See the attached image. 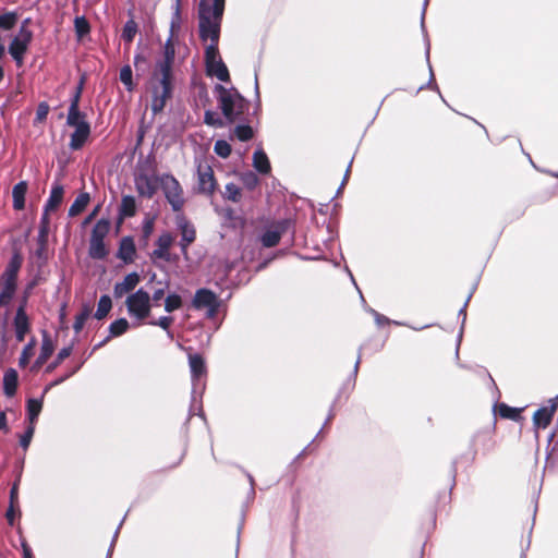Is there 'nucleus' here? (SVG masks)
Here are the masks:
<instances>
[{"instance_id":"31","label":"nucleus","mask_w":558,"mask_h":558,"mask_svg":"<svg viewBox=\"0 0 558 558\" xmlns=\"http://www.w3.org/2000/svg\"><path fill=\"white\" fill-rule=\"evenodd\" d=\"M90 202V196L87 192H82L74 199L73 204L69 208V216L76 217L85 210Z\"/></svg>"},{"instance_id":"58","label":"nucleus","mask_w":558,"mask_h":558,"mask_svg":"<svg viewBox=\"0 0 558 558\" xmlns=\"http://www.w3.org/2000/svg\"><path fill=\"white\" fill-rule=\"evenodd\" d=\"M10 504H12V506H19V481L14 482L10 490Z\"/></svg>"},{"instance_id":"13","label":"nucleus","mask_w":558,"mask_h":558,"mask_svg":"<svg viewBox=\"0 0 558 558\" xmlns=\"http://www.w3.org/2000/svg\"><path fill=\"white\" fill-rule=\"evenodd\" d=\"M160 186V177L138 173L135 177V187L140 196L153 198Z\"/></svg>"},{"instance_id":"53","label":"nucleus","mask_w":558,"mask_h":558,"mask_svg":"<svg viewBox=\"0 0 558 558\" xmlns=\"http://www.w3.org/2000/svg\"><path fill=\"white\" fill-rule=\"evenodd\" d=\"M173 320L172 316H161L157 320L149 322V325L159 326L163 330L169 331Z\"/></svg>"},{"instance_id":"52","label":"nucleus","mask_w":558,"mask_h":558,"mask_svg":"<svg viewBox=\"0 0 558 558\" xmlns=\"http://www.w3.org/2000/svg\"><path fill=\"white\" fill-rule=\"evenodd\" d=\"M15 291L16 290L12 289V288L1 287V291H0V306L8 305L11 302Z\"/></svg>"},{"instance_id":"21","label":"nucleus","mask_w":558,"mask_h":558,"mask_svg":"<svg viewBox=\"0 0 558 558\" xmlns=\"http://www.w3.org/2000/svg\"><path fill=\"white\" fill-rule=\"evenodd\" d=\"M189 364L191 368V376L193 380H198L201 377L206 375L207 368L204 357L196 353L189 355Z\"/></svg>"},{"instance_id":"38","label":"nucleus","mask_w":558,"mask_h":558,"mask_svg":"<svg viewBox=\"0 0 558 558\" xmlns=\"http://www.w3.org/2000/svg\"><path fill=\"white\" fill-rule=\"evenodd\" d=\"M222 197L225 199L231 201L233 203H239L242 198V190L234 183H228L225 186V192L222 193Z\"/></svg>"},{"instance_id":"48","label":"nucleus","mask_w":558,"mask_h":558,"mask_svg":"<svg viewBox=\"0 0 558 558\" xmlns=\"http://www.w3.org/2000/svg\"><path fill=\"white\" fill-rule=\"evenodd\" d=\"M223 217L226 220L232 222L233 227L244 226V219L241 216L236 215L235 210L232 208H226L223 211Z\"/></svg>"},{"instance_id":"42","label":"nucleus","mask_w":558,"mask_h":558,"mask_svg":"<svg viewBox=\"0 0 558 558\" xmlns=\"http://www.w3.org/2000/svg\"><path fill=\"white\" fill-rule=\"evenodd\" d=\"M240 180L243 185L252 191L259 184L258 177L253 171H246L240 174Z\"/></svg>"},{"instance_id":"25","label":"nucleus","mask_w":558,"mask_h":558,"mask_svg":"<svg viewBox=\"0 0 558 558\" xmlns=\"http://www.w3.org/2000/svg\"><path fill=\"white\" fill-rule=\"evenodd\" d=\"M81 123H88L86 121V113L80 110V104L75 100H71L68 110L66 124L69 126L77 128Z\"/></svg>"},{"instance_id":"40","label":"nucleus","mask_w":558,"mask_h":558,"mask_svg":"<svg viewBox=\"0 0 558 558\" xmlns=\"http://www.w3.org/2000/svg\"><path fill=\"white\" fill-rule=\"evenodd\" d=\"M233 134L241 142H247L254 137L253 128L248 124L236 125L233 130Z\"/></svg>"},{"instance_id":"46","label":"nucleus","mask_w":558,"mask_h":558,"mask_svg":"<svg viewBox=\"0 0 558 558\" xmlns=\"http://www.w3.org/2000/svg\"><path fill=\"white\" fill-rule=\"evenodd\" d=\"M74 27L77 36L83 37L89 33L90 26L84 16H77L74 20Z\"/></svg>"},{"instance_id":"36","label":"nucleus","mask_w":558,"mask_h":558,"mask_svg":"<svg viewBox=\"0 0 558 558\" xmlns=\"http://www.w3.org/2000/svg\"><path fill=\"white\" fill-rule=\"evenodd\" d=\"M19 21V14L16 12H5L0 14V29L1 31H11L15 27Z\"/></svg>"},{"instance_id":"19","label":"nucleus","mask_w":558,"mask_h":558,"mask_svg":"<svg viewBox=\"0 0 558 558\" xmlns=\"http://www.w3.org/2000/svg\"><path fill=\"white\" fill-rule=\"evenodd\" d=\"M90 135V125L89 123H81L75 128V131L71 134L70 140V148L72 150H78L81 149L85 143L87 142L88 137Z\"/></svg>"},{"instance_id":"20","label":"nucleus","mask_w":558,"mask_h":558,"mask_svg":"<svg viewBox=\"0 0 558 558\" xmlns=\"http://www.w3.org/2000/svg\"><path fill=\"white\" fill-rule=\"evenodd\" d=\"M495 414L505 420H511L514 422H519L522 420V411L523 408H512L507 403H497L494 407Z\"/></svg>"},{"instance_id":"28","label":"nucleus","mask_w":558,"mask_h":558,"mask_svg":"<svg viewBox=\"0 0 558 558\" xmlns=\"http://www.w3.org/2000/svg\"><path fill=\"white\" fill-rule=\"evenodd\" d=\"M54 351V344L47 331L43 332V341H41V348L40 353L36 360V365L41 366L47 362V360L51 356V354Z\"/></svg>"},{"instance_id":"54","label":"nucleus","mask_w":558,"mask_h":558,"mask_svg":"<svg viewBox=\"0 0 558 558\" xmlns=\"http://www.w3.org/2000/svg\"><path fill=\"white\" fill-rule=\"evenodd\" d=\"M35 341L32 340L27 345L24 347L20 356V365L25 366L28 364L31 356L33 355V347Z\"/></svg>"},{"instance_id":"23","label":"nucleus","mask_w":558,"mask_h":558,"mask_svg":"<svg viewBox=\"0 0 558 558\" xmlns=\"http://www.w3.org/2000/svg\"><path fill=\"white\" fill-rule=\"evenodd\" d=\"M175 59V47L172 40V36L167 39L163 45L162 59L156 62V66L173 69Z\"/></svg>"},{"instance_id":"4","label":"nucleus","mask_w":558,"mask_h":558,"mask_svg":"<svg viewBox=\"0 0 558 558\" xmlns=\"http://www.w3.org/2000/svg\"><path fill=\"white\" fill-rule=\"evenodd\" d=\"M110 228L111 222L108 218H101L95 223L88 247V255L93 259L101 260L108 256L109 250L105 244V238L108 235Z\"/></svg>"},{"instance_id":"24","label":"nucleus","mask_w":558,"mask_h":558,"mask_svg":"<svg viewBox=\"0 0 558 558\" xmlns=\"http://www.w3.org/2000/svg\"><path fill=\"white\" fill-rule=\"evenodd\" d=\"M130 328V324L126 318H119L112 322L109 326V336L99 344L95 347V349H98L102 347L106 342H108L111 338L122 336Z\"/></svg>"},{"instance_id":"41","label":"nucleus","mask_w":558,"mask_h":558,"mask_svg":"<svg viewBox=\"0 0 558 558\" xmlns=\"http://www.w3.org/2000/svg\"><path fill=\"white\" fill-rule=\"evenodd\" d=\"M89 315H90V308L88 306H84L82 308V311L75 316L73 329L76 333L82 331Z\"/></svg>"},{"instance_id":"55","label":"nucleus","mask_w":558,"mask_h":558,"mask_svg":"<svg viewBox=\"0 0 558 558\" xmlns=\"http://www.w3.org/2000/svg\"><path fill=\"white\" fill-rule=\"evenodd\" d=\"M49 113V106L47 102H40L36 110V121L43 122Z\"/></svg>"},{"instance_id":"57","label":"nucleus","mask_w":558,"mask_h":558,"mask_svg":"<svg viewBox=\"0 0 558 558\" xmlns=\"http://www.w3.org/2000/svg\"><path fill=\"white\" fill-rule=\"evenodd\" d=\"M85 81H86V76L82 75L77 86L75 87L74 94H73V96L71 98V100H75L76 104H80V100H81V97H82V93H83V89H84V85H85Z\"/></svg>"},{"instance_id":"17","label":"nucleus","mask_w":558,"mask_h":558,"mask_svg":"<svg viewBox=\"0 0 558 558\" xmlns=\"http://www.w3.org/2000/svg\"><path fill=\"white\" fill-rule=\"evenodd\" d=\"M141 277L136 271H133L131 274H128L123 281L117 282L113 287V294L114 298L120 299L124 294L133 291L136 286L140 283Z\"/></svg>"},{"instance_id":"61","label":"nucleus","mask_w":558,"mask_h":558,"mask_svg":"<svg viewBox=\"0 0 558 558\" xmlns=\"http://www.w3.org/2000/svg\"><path fill=\"white\" fill-rule=\"evenodd\" d=\"M166 294L165 288H158L153 292L150 300L157 304Z\"/></svg>"},{"instance_id":"6","label":"nucleus","mask_w":558,"mask_h":558,"mask_svg":"<svg viewBox=\"0 0 558 558\" xmlns=\"http://www.w3.org/2000/svg\"><path fill=\"white\" fill-rule=\"evenodd\" d=\"M160 187L173 211H182L185 205L183 189L180 182L170 173L160 175Z\"/></svg>"},{"instance_id":"51","label":"nucleus","mask_w":558,"mask_h":558,"mask_svg":"<svg viewBox=\"0 0 558 558\" xmlns=\"http://www.w3.org/2000/svg\"><path fill=\"white\" fill-rule=\"evenodd\" d=\"M34 433H35V426L28 424L26 430L24 432V434L20 438V446L24 450H27V448L29 447V444L32 441Z\"/></svg>"},{"instance_id":"63","label":"nucleus","mask_w":558,"mask_h":558,"mask_svg":"<svg viewBox=\"0 0 558 558\" xmlns=\"http://www.w3.org/2000/svg\"><path fill=\"white\" fill-rule=\"evenodd\" d=\"M179 20H180V0H177L174 20L171 23V29L172 31L175 27V25L178 24Z\"/></svg>"},{"instance_id":"11","label":"nucleus","mask_w":558,"mask_h":558,"mask_svg":"<svg viewBox=\"0 0 558 558\" xmlns=\"http://www.w3.org/2000/svg\"><path fill=\"white\" fill-rule=\"evenodd\" d=\"M23 264V256L15 251L9 260L0 278V287H8L16 290L17 276Z\"/></svg>"},{"instance_id":"2","label":"nucleus","mask_w":558,"mask_h":558,"mask_svg":"<svg viewBox=\"0 0 558 558\" xmlns=\"http://www.w3.org/2000/svg\"><path fill=\"white\" fill-rule=\"evenodd\" d=\"M173 82V69L155 65L150 78V108L154 114L162 112L167 101L172 98L174 88Z\"/></svg>"},{"instance_id":"22","label":"nucleus","mask_w":558,"mask_h":558,"mask_svg":"<svg viewBox=\"0 0 558 558\" xmlns=\"http://www.w3.org/2000/svg\"><path fill=\"white\" fill-rule=\"evenodd\" d=\"M64 196V189L60 183H53L50 196L45 204L46 211H56L61 205Z\"/></svg>"},{"instance_id":"35","label":"nucleus","mask_w":558,"mask_h":558,"mask_svg":"<svg viewBox=\"0 0 558 558\" xmlns=\"http://www.w3.org/2000/svg\"><path fill=\"white\" fill-rule=\"evenodd\" d=\"M111 308H112V301H111L110 296L107 294L101 295L98 301L97 311L95 313V318H97L98 320L104 319L105 317H107V315L109 314Z\"/></svg>"},{"instance_id":"50","label":"nucleus","mask_w":558,"mask_h":558,"mask_svg":"<svg viewBox=\"0 0 558 558\" xmlns=\"http://www.w3.org/2000/svg\"><path fill=\"white\" fill-rule=\"evenodd\" d=\"M204 122L209 126L222 128L223 121L216 116L211 110H206L204 114Z\"/></svg>"},{"instance_id":"37","label":"nucleus","mask_w":558,"mask_h":558,"mask_svg":"<svg viewBox=\"0 0 558 558\" xmlns=\"http://www.w3.org/2000/svg\"><path fill=\"white\" fill-rule=\"evenodd\" d=\"M48 233L44 230L43 232H38L37 236V248L36 256L40 259H47L48 255Z\"/></svg>"},{"instance_id":"49","label":"nucleus","mask_w":558,"mask_h":558,"mask_svg":"<svg viewBox=\"0 0 558 558\" xmlns=\"http://www.w3.org/2000/svg\"><path fill=\"white\" fill-rule=\"evenodd\" d=\"M154 228H155V218L154 217L146 218L143 222V228H142V240L144 242H147L149 240L150 235L154 232Z\"/></svg>"},{"instance_id":"8","label":"nucleus","mask_w":558,"mask_h":558,"mask_svg":"<svg viewBox=\"0 0 558 558\" xmlns=\"http://www.w3.org/2000/svg\"><path fill=\"white\" fill-rule=\"evenodd\" d=\"M218 187L214 169L207 162H199L197 166V193L205 196H213Z\"/></svg>"},{"instance_id":"9","label":"nucleus","mask_w":558,"mask_h":558,"mask_svg":"<svg viewBox=\"0 0 558 558\" xmlns=\"http://www.w3.org/2000/svg\"><path fill=\"white\" fill-rule=\"evenodd\" d=\"M558 410V396L547 400L546 404L537 409L532 417L535 430L547 428Z\"/></svg>"},{"instance_id":"16","label":"nucleus","mask_w":558,"mask_h":558,"mask_svg":"<svg viewBox=\"0 0 558 558\" xmlns=\"http://www.w3.org/2000/svg\"><path fill=\"white\" fill-rule=\"evenodd\" d=\"M173 241L174 238L170 232L166 231L160 234L156 242L157 247L154 250L151 256L168 262L170 259L169 250L172 246Z\"/></svg>"},{"instance_id":"43","label":"nucleus","mask_w":558,"mask_h":558,"mask_svg":"<svg viewBox=\"0 0 558 558\" xmlns=\"http://www.w3.org/2000/svg\"><path fill=\"white\" fill-rule=\"evenodd\" d=\"M182 306V298L179 294H169L165 300V310L168 313H172Z\"/></svg>"},{"instance_id":"34","label":"nucleus","mask_w":558,"mask_h":558,"mask_svg":"<svg viewBox=\"0 0 558 558\" xmlns=\"http://www.w3.org/2000/svg\"><path fill=\"white\" fill-rule=\"evenodd\" d=\"M218 44L219 41H210V44L205 48L204 60L206 69H210L213 62L221 59L219 54Z\"/></svg>"},{"instance_id":"29","label":"nucleus","mask_w":558,"mask_h":558,"mask_svg":"<svg viewBox=\"0 0 558 558\" xmlns=\"http://www.w3.org/2000/svg\"><path fill=\"white\" fill-rule=\"evenodd\" d=\"M253 167L262 174H268L270 172V161L263 149H258L253 154Z\"/></svg>"},{"instance_id":"32","label":"nucleus","mask_w":558,"mask_h":558,"mask_svg":"<svg viewBox=\"0 0 558 558\" xmlns=\"http://www.w3.org/2000/svg\"><path fill=\"white\" fill-rule=\"evenodd\" d=\"M136 201L132 195H124L121 199L119 215L120 218H130L136 214Z\"/></svg>"},{"instance_id":"47","label":"nucleus","mask_w":558,"mask_h":558,"mask_svg":"<svg viewBox=\"0 0 558 558\" xmlns=\"http://www.w3.org/2000/svg\"><path fill=\"white\" fill-rule=\"evenodd\" d=\"M132 69L130 65H124L120 70V81L124 84L128 90L133 89V81H132Z\"/></svg>"},{"instance_id":"39","label":"nucleus","mask_w":558,"mask_h":558,"mask_svg":"<svg viewBox=\"0 0 558 558\" xmlns=\"http://www.w3.org/2000/svg\"><path fill=\"white\" fill-rule=\"evenodd\" d=\"M137 31H138L137 23L133 19H131L125 22L123 29H122L121 37L125 43L131 44L134 40V37H135Z\"/></svg>"},{"instance_id":"7","label":"nucleus","mask_w":558,"mask_h":558,"mask_svg":"<svg viewBox=\"0 0 558 558\" xmlns=\"http://www.w3.org/2000/svg\"><path fill=\"white\" fill-rule=\"evenodd\" d=\"M128 313L138 320L149 317L151 312L150 295L144 289H138L131 293L125 300Z\"/></svg>"},{"instance_id":"14","label":"nucleus","mask_w":558,"mask_h":558,"mask_svg":"<svg viewBox=\"0 0 558 558\" xmlns=\"http://www.w3.org/2000/svg\"><path fill=\"white\" fill-rule=\"evenodd\" d=\"M177 226L181 233L179 245L183 255H186L189 246L196 240V229L184 215L177 216Z\"/></svg>"},{"instance_id":"59","label":"nucleus","mask_w":558,"mask_h":558,"mask_svg":"<svg viewBox=\"0 0 558 558\" xmlns=\"http://www.w3.org/2000/svg\"><path fill=\"white\" fill-rule=\"evenodd\" d=\"M100 210V205H97L89 214L85 217L83 221V226L89 225L98 215Z\"/></svg>"},{"instance_id":"64","label":"nucleus","mask_w":558,"mask_h":558,"mask_svg":"<svg viewBox=\"0 0 558 558\" xmlns=\"http://www.w3.org/2000/svg\"><path fill=\"white\" fill-rule=\"evenodd\" d=\"M23 554L24 558H33L32 551L26 545L23 546Z\"/></svg>"},{"instance_id":"45","label":"nucleus","mask_w":558,"mask_h":558,"mask_svg":"<svg viewBox=\"0 0 558 558\" xmlns=\"http://www.w3.org/2000/svg\"><path fill=\"white\" fill-rule=\"evenodd\" d=\"M214 151L221 158H228L232 153V147L227 141L218 140L214 145Z\"/></svg>"},{"instance_id":"15","label":"nucleus","mask_w":558,"mask_h":558,"mask_svg":"<svg viewBox=\"0 0 558 558\" xmlns=\"http://www.w3.org/2000/svg\"><path fill=\"white\" fill-rule=\"evenodd\" d=\"M26 302H27V299L25 298L24 301L22 302V304L17 307L14 319H13V326L15 329L16 340L20 342L24 341L26 333L31 329L29 318L25 311Z\"/></svg>"},{"instance_id":"60","label":"nucleus","mask_w":558,"mask_h":558,"mask_svg":"<svg viewBox=\"0 0 558 558\" xmlns=\"http://www.w3.org/2000/svg\"><path fill=\"white\" fill-rule=\"evenodd\" d=\"M15 507L16 506H12V504H10L8 510H7V513H5V518L8 520V523L10 525H13L14 524V518H15Z\"/></svg>"},{"instance_id":"1","label":"nucleus","mask_w":558,"mask_h":558,"mask_svg":"<svg viewBox=\"0 0 558 558\" xmlns=\"http://www.w3.org/2000/svg\"><path fill=\"white\" fill-rule=\"evenodd\" d=\"M226 0H201L198 33L202 41H219Z\"/></svg>"},{"instance_id":"26","label":"nucleus","mask_w":558,"mask_h":558,"mask_svg":"<svg viewBox=\"0 0 558 558\" xmlns=\"http://www.w3.org/2000/svg\"><path fill=\"white\" fill-rule=\"evenodd\" d=\"M19 385V374L16 369L9 368L3 376V392L11 398L16 393Z\"/></svg>"},{"instance_id":"12","label":"nucleus","mask_w":558,"mask_h":558,"mask_svg":"<svg viewBox=\"0 0 558 558\" xmlns=\"http://www.w3.org/2000/svg\"><path fill=\"white\" fill-rule=\"evenodd\" d=\"M290 221L287 219L276 221L265 230L260 236V243L264 247L270 248L279 244L282 235L288 231Z\"/></svg>"},{"instance_id":"5","label":"nucleus","mask_w":558,"mask_h":558,"mask_svg":"<svg viewBox=\"0 0 558 558\" xmlns=\"http://www.w3.org/2000/svg\"><path fill=\"white\" fill-rule=\"evenodd\" d=\"M29 19L23 21L19 33L13 37L9 45V53L13 58L16 66L24 64V57L33 40V32L28 28Z\"/></svg>"},{"instance_id":"30","label":"nucleus","mask_w":558,"mask_h":558,"mask_svg":"<svg viewBox=\"0 0 558 558\" xmlns=\"http://www.w3.org/2000/svg\"><path fill=\"white\" fill-rule=\"evenodd\" d=\"M206 72L210 76H216L221 82H230L229 70L222 59L213 62L210 69H206Z\"/></svg>"},{"instance_id":"44","label":"nucleus","mask_w":558,"mask_h":558,"mask_svg":"<svg viewBox=\"0 0 558 558\" xmlns=\"http://www.w3.org/2000/svg\"><path fill=\"white\" fill-rule=\"evenodd\" d=\"M72 351H73V345H72V344H71V345H68V347L62 348V349L59 351V353H58V355H57L56 360H54L50 365H48V367H47V372H51V371H53L57 366H59V365H60V364H61L65 359H68V357L71 355Z\"/></svg>"},{"instance_id":"3","label":"nucleus","mask_w":558,"mask_h":558,"mask_svg":"<svg viewBox=\"0 0 558 558\" xmlns=\"http://www.w3.org/2000/svg\"><path fill=\"white\" fill-rule=\"evenodd\" d=\"M217 94L219 108L229 123L243 120V114L250 109V101L234 87L226 88L217 84L214 88Z\"/></svg>"},{"instance_id":"18","label":"nucleus","mask_w":558,"mask_h":558,"mask_svg":"<svg viewBox=\"0 0 558 558\" xmlns=\"http://www.w3.org/2000/svg\"><path fill=\"white\" fill-rule=\"evenodd\" d=\"M136 255V247L132 236H123L120 240L117 257L125 264L134 262Z\"/></svg>"},{"instance_id":"62","label":"nucleus","mask_w":558,"mask_h":558,"mask_svg":"<svg viewBox=\"0 0 558 558\" xmlns=\"http://www.w3.org/2000/svg\"><path fill=\"white\" fill-rule=\"evenodd\" d=\"M0 430H3L4 433L9 432L7 414L4 411L0 412Z\"/></svg>"},{"instance_id":"56","label":"nucleus","mask_w":558,"mask_h":558,"mask_svg":"<svg viewBox=\"0 0 558 558\" xmlns=\"http://www.w3.org/2000/svg\"><path fill=\"white\" fill-rule=\"evenodd\" d=\"M49 213L50 211H46V208L44 207V213H43L41 218H40L38 232H43L45 230L46 233L49 234V232H50Z\"/></svg>"},{"instance_id":"27","label":"nucleus","mask_w":558,"mask_h":558,"mask_svg":"<svg viewBox=\"0 0 558 558\" xmlns=\"http://www.w3.org/2000/svg\"><path fill=\"white\" fill-rule=\"evenodd\" d=\"M27 182L21 181L13 186L12 197H13V208L15 210H22L25 208V195L27 193Z\"/></svg>"},{"instance_id":"33","label":"nucleus","mask_w":558,"mask_h":558,"mask_svg":"<svg viewBox=\"0 0 558 558\" xmlns=\"http://www.w3.org/2000/svg\"><path fill=\"white\" fill-rule=\"evenodd\" d=\"M27 418L29 422V425H36V422L38 420V416L43 410V401L39 399H28L27 400Z\"/></svg>"},{"instance_id":"10","label":"nucleus","mask_w":558,"mask_h":558,"mask_svg":"<svg viewBox=\"0 0 558 558\" xmlns=\"http://www.w3.org/2000/svg\"><path fill=\"white\" fill-rule=\"evenodd\" d=\"M192 306L195 310L207 308L208 316L214 317L219 308V300L215 292L209 289L202 288L196 290L192 301Z\"/></svg>"}]
</instances>
